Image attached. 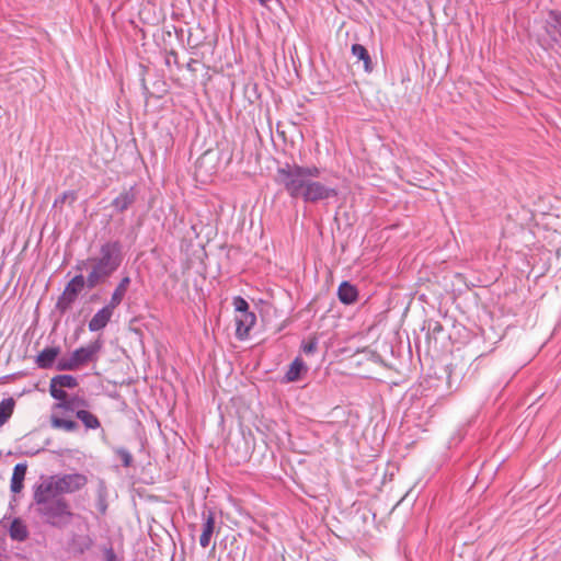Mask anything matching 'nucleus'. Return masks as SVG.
<instances>
[{"label": "nucleus", "mask_w": 561, "mask_h": 561, "mask_svg": "<svg viewBox=\"0 0 561 561\" xmlns=\"http://www.w3.org/2000/svg\"><path fill=\"white\" fill-rule=\"evenodd\" d=\"M320 174L321 171L316 165L305 167L286 162L277 169L275 182L289 197L301 199L306 204L336 198L339 190L318 181Z\"/></svg>", "instance_id": "nucleus-1"}, {"label": "nucleus", "mask_w": 561, "mask_h": 561, "mask_svg": "<svg viewBox=\"0 0 561 561\" xmlns=\"http://www.w3.org/2000/svg\"><path fill=\"white\" fill-rule=\"evenodd\" d=\"M35 512L41 516L44 523L64 528L70 524L73 514L68 501L50 491V486L37 484L33 494Z\"/></svg>", "instance_id": "nucleus-2"}, {"label": "nucleus", "mask_w": 561, "mask_h": 561, "mask_svg": "<svg viewBox=\"0 0 561 561\" xmlns=\"http://www.w3.org/2000/svg\"><path fill=\"white\" fill-rule=\"evenodd\" d=\"M124 260L119 240L106 241L100 247L99 255L92 256V268L87 276V288L93 289L110 278Z\"/></svg>", "instance_id": "nucleus-3"}, {"label": "nucleus", "mask_w": 561, "mask_h": 561, "mask_svg": "<svg viewBox=\"0 0 561 561\" xmlns=\"http://www.w3.org/2000/svg\"><path fill=\"white\" fill-rule=\"evenodd\" d=\"M88 483V479L81 473H68L64 476H53L43 480L39 485L50 486V491L59 496L66 493L79 491Z\"/></svg>", "instance_id": "nucleus-4"}, {"label": "nucleus", "mask_w": 561, "mask_h": 561, "mask_svg": "<svg viewBox=\"0 0 561 561\" xmlns=\"http://www.w3.org/2000/svg\"><path fill=\"white\" fill-rule=\"evenodd\" d=\"M84 287H87V277L81 273L72 277L65 286L61 295L58 297L56 309L61 314L66 313L78 299Z\"/></svg>", "instance_id": "nucleus-5"}, {"label": "nucleus", "mask_w": 561, "mask_h": 561, "mask_svg": "<svg viewBox=\"0 0 561 561\" xmlns=\"http://www.w3.org/2000/svg\"><path fill=\"white\" fill-rule=\"evenodd\" d=\"M103 347V341L99 337L95 341L89 343L87 346L75 350L71 355L78 369L90 363H96L99 359V353Z\"/></svg>", "instance_id": "nucleus-6"}, {"label": "nucleus", "mask_w": 561, "mask_h": 561, "mask_svg": "<svg viewBox=\"0 0 561 561\" xmlns=\"http://www.w3.org/2000/svg\"><path fill=\"white\" fill-rule=\"evenodd\" d=\"M78 380L71 375H58L50 379L49 392L54 399H65L66 391L62 388L73 389Z\"/></svg>", "instance_id": "nucleus-7"}, {"label": "nucleus", "mask_w": 561, "mask_h": 561, "mask_svg": "<svg viewBox=\"0 0 561 561\" xmlns=\"http://www.w3.org/2000/svg\"><path fill=\"white\" fill-rule=\"evenodd\" d=\"M137 196L138 191L135 185L128 188H124L119 195L112 201L111 206L115 209V211L122 214L136 203Z\"/></svg>", "instance_id": "nucleus-8"}, {"label": "nucleus", "mask_w": 561, "mask_h": 561, "mask_svg": "<svg viewBox=\"0 0 561 561\" xmlns=\"http://www.w3.org/2000/svg\"><path fill=\"white\" fill-rule=\"evenodd\" d=\"M236 321V336L239 340H245L249 336L250 330L256 322V316L252 311L238 313L234 318Z\"/></svg>", "instance_id": "nucleus-9"}, {"label": "nucleus", "mask_w": 561, "mask_h": 561, "mask_svg": "<svg viewBox=\"0 0 561 561\" xmlns=\"http://www.w3.org/2000/svg\"><path fill=\"white\" fill-rule=\"evenodd\" d=\"M114 310L115 308H111L108 304L101 308L89 321V330L98 332L104 329L111 321Z\"/></svg>", "instance_id": "nucleus-10"}, {"label": "nucleus", "mask_w": 561, "mask_h": 561, "mask_svg": "<svg viewBox=\"0 0 561 561\" xmlns=\"http://www.w3.org/2000/svg\"><path fill=\"white\" fill-rule=\"evenodd\" d=\"M57 400L59 401V403H57L56 407L60 408L67 412L77 413L78 410H84L85 408H89V401L78 394L69 396L66 392L65 399H57Z\"/></svg>", "instance_id": "nucleus-11"}, {"label": "nucleus", "mask_w": 561, "mask_h": 561, "mask_svg": "<svg viewBox=\"0 0 561 561\" xmlns=\"http://www.w3.org/2000/svg\"><path fill=\"white\" fill-rule=\"evenodd\" d=\"M546 32L553 42L559 43L561 41V12L557 10L549 11Z\"/></svg>", "instance_id": "nucleus-12"}, {"label": "nucleus", "mask_w": 561, "mask_h": 561, "mask_svg": "<svg viewBox=\"0 0 561 561\" xmlns=\"http://www.w3.org/2000/svg\"><path fill=\"white\" fill-rule=\"evenodd\" d=\"M203 531L199 536V545L202 548H207L210 545L215 531V513L211 511H208L207 514L203 513Z\"/></svg>", "instance_id": "nucleus-13"}, {"label": "nucleus", "mask_w": 561, "mask_h": 561, "mask_svg": "<svg viewBox=\"0 0 561 561\" xmlns=\"http://www.w3.org/2000/svg\"><path fill=\"white\" fill-rule=\"evenodd\" d=\"M337 298L343 305H353L358 300V289L348 280H343L337 288Z\"/></svg>", "instance_id": "nucleus-14"}, {"label": "nucleus", "mask_w": 561, "mask_h": 561, "mask_svg": "<svg viewBox=\"0 0 561 561\" xmlns=\"http://www.w3.org/2000/svg\"><path fill=\"white\" fill-rule=\"evenodd\" d=\"M59 354H60L59 346L45 347L37 355L35 363H36L37 367L41 369H49L54 366V363L57 359Z\"/></svg>", "instance_id": "nucleus-15"}, {"label": "nucleus", "mask_w": 561, "mask_h": 561, "mask_svg": "<svg viewBox=\"0 0 561 561\" xmlns=\"http://www.w3.org/2000/svg\"><path fill=\"white\" fill-rule=\"evenodd\" d=\"M130 277L128 275L124 276L119 283L117 284L116 288L114 289L111 299L108 301V305L111 308H117L122 301L125 298V295L128 290V287L130 285Z\"/></svg>", "instance_id": "nucleus-16"}, {"label": "nucleus", "mask_w": 561, "mask_h": 561, "mask_svg": "<svg viewBox=\"0 0 561 561\" xmlns=\"http://www.w3.org/2000/svg\"><path fill=\"white\" fill-rule=\"evenodd\" d=\"M422 330H426V343L428 348L433 343L436 347L437 337L444 332V325L437 320L430 319L424 322Z\"/></svg>", "instance_id": "nucleus-17"}, {"label": "nucleus", "mask_w": 561, "mask_h": 561, "mask_svg": "<svg viewBox=\"0 0 561 561\" xmlns=\"http://www.w3.org/2000/svg\"><path fill=\"white\" fill-rule=\"evenodd\" d=\"M352 55L356 57L359 61L362 60L364 64V69L366 72L370 73L374 70V62L371 57L367 50V48L360 44H353L351 48Z\"/></svg>", "instance_id": "nucleus-18"}, {"label": "nucleus", "mask_w": 561, "mask_h": 561, "mask_svg": "<svg viewBox=\"0 0 561 561\" xmlns=\"http://www.w3.org/2000/svg\"><path fill=\"white\" fill-rule=\"evenodd\" d=\"M27 466L25 463H16L13 468L10 489L13 493H20L23 489Z\"/></svg>", "instance_id": "nucleus-19"}, {"label": "nucleus", "mask_w": 561, "mask_h": 561, "mask_svg": "<svg viewBox=\"0 0 561 561\" xmlns=\"http://www.w3.org/2000/svg\"><path fill=\"white\" fill-rule=\"evenodd\" d=\"M306 370H307L306 364L302 362L301 358L297 357L290 364L287 373L285 374L284 380L286 382L296 381L300 378L301 373L306 371Z\"/></svg>", "instance_id": "nucleus-20"}, {"label": "nucleus", "mask_w": 561, "mask_h": 561, "mask_svg": "<svg viewBox=\"0 0 561 561\" xmlns=\"http://www.w3.org/2000/svg\"><path fill=\"white\" fill-rule=\"evenodd\" d=\"M10 537L16 541H24L28 537L26 525L20 519L14 518L9 529Z\"/></svg>", "instance_id": "nucleus-21"}, {"label": "nucleus", "mask_w": 561, "mask_h": 561, "mask_svg": "<svg viewBox=\"0 0 561 561\" xmlns=\"http://www.w3.org/2000/svg\"><path fill=\"white\" fill-rule=\"evenodd\" d=\"M76 416L83 423L87 430H96L101 426L96 415L85 409L78 410Z\"/></svg>", "instance_id": "nucleus-22"}, {"label": "nucleus", "mask_w": 561, "mask_h": 561, "mask_svg": "<svg viewBox=\"0 0 561 561\" xmlns=\"http://www.w3.org/2000/svg\"><path fill=\"white\" fill-rule=\"evenodd\" d=\"M77 198L78 194L76 191H66L54 201L53 209H58L61 213L65 204L72 206Z\"/></svg>", "instance_id": "nucleus-23"}, {"label": "nucleus", "mask_w": 561, "mask_h": 561, "mask_svg": "<svg viewBox=\"0 0 561 561\" xmlns=\"http://www.w3.org/2000/svg\"><path fill=\"white\" fill-rule=\"evenodd\" d=\"M15 401L13 398L3 399L0 402V426L5 424L14 410Z\"/></svg>", "instance_id": "nucleus-24"}, {"label": "nucleus", "mask_w": 561, "mask_h": 561, "mask_svg": "<svg viewBox=\"0 0 561 561\" xmlns=\"http://www.w3.org/2000/svg\"><path fill=\"white\" fill-rule=\"evenodd\" d=\"M50 423L54 428H60L66 432H75L79 428V424L76 421L66 420L55 415L51 416Z\"/></svg>", "instance_id": "nucleus-25"}, {"label": "nucleus", "mask_w": 561, "mask_h": 561, "mask_svg": "<svg viewBox=\"0 0 561 561\" xmlns=\"http://www.w3.org/2000/svg\"><path fill=\"white\" fill-rule=\"evenodd\" d=\"M105 495H106V488L104 485V482L101 481L100 482V488H99V491H98V497H99V500H98V508H99V511L102 514H105L106 508H107Z\"/></svg>", "instance_id": "nucleus-26"}, {"label": "nucleus", "mask_w": 561, "mask_h": 561, "mask_svg": "<svg viewBox=\"0 0 561 561\" xmlns=\"http://www.w3.org/2000/svg\"><path fill=\"white\" fill-rule=\"evenodd\" d=\"M232 305L237 314L250 311L249 302L241 296L233 297Z\"/></svg>", "instance_id": "nucleus-27"}, {"label": "nucleus", "mask_w": 561, "mask_h": 561, "mask_svg": "<svg viewBox=\"0 0 561 561\" xmlns=\"http://www.w3.org/2000/svg\"><path fill=\"white\" fill-rule=\"evenodd\" d=\"M56 368L58 370H77L78 367L72 359V355L69 357H62L57 362Z\"/></svg>", "instance_id": "nucleus-28"}, {"label": "nucleus", "mask_w": 561, "mask_h": 561, "mask_svg": "<svg viewBox=\"0 0 561 561\" xmlns=\"http://www.w3.org/2000/svg\"><path fill=\"white\" fill-rule=\"evenodd\" d=\"M115 454L121 459L124 467H130L133 463V455L124 447H119L115 450Z\"/></svg>", "instance_id": "nucleus-29"}, {"label": "nucleus", "mask_w": 561, "mask_h": 561, "mask_svg": "<svg viewBox=\"0 0 561 561\" xmlns=\"http://www.w3.org/2000/svg\"><path fill=\"white\" fill-rule=\"evenodd\" d=\"M318 342L316 339H311L304 343L301 348L305 354H313L317 351Z\"/></svg>", "instance_id": "nucleus-30"}, {"label": "nucleus", "mask_w": 561, "mask_h": 561, "mask_svg": "<svg viewBox=\"0 0 561 561\" xmlns=\"http://www.w3.org/2000/svg\"><path fill=\"white\" fill-rule=\"evenodd\" d=\"M89 266L92 268V256L84 259V260H79L77 262L75 268L78 272H82L83 270H87Z\"/></svg>", "instance_id": "nucleus-31"}, {"label": "nucleus", "mask_w": 561, "mask_h": 561, "mask_svg": "<svg viewBox=\"0 0 561 561\" xmlns=\"http://www.w3.org/2000/svg\"><path fill=\"white\" fill-rule=\"evenodd\" d=\"M171 61H173L178 67H180L179 65V56H178V53L175 50H170L168 54H167V57H165V65L167 66H170L171 65Z\"/></svg>", "instance_id": "nucleus-32"}, {"label": "nucleus", "mask_w": 561, "mask_h": 561, "mask_svg": "<svg viewBox=\"0 0 561 561\" xmlns=\"http://www.w3.org/2000/svg\"><path fill=\"white\" fill-rule=\"evenodd\" d=\"M103 551L105 561H119L112 547L104 548Z\"/></svg>", "instance_id": "nucleus-33"}, {"label": "nucleus", "mask_w": 561, "mask_h": 561, "mask_svg": "<svg viewBox=\"0 0 561 561\" xmlns=\"http://www.w3.org/2000/svg\"><path fill=\"white\" fill-rule=\"evenodd\" d=\"M248 458V453L247 451H243L242 454H240L236 459H234V462L236 463H240L241 461H245Z\"/></svg>", "instance_id": "nucleus-34"}, {"label": "nucleus", "mask_w": 561, "mask_h": 561, "mask_svg": "<svg viewBox=\"0 0 561 561\" xmlns=\"http://www.w3.org/2000/svg\"><path fill=\"white\" fill-rule=\"evenodd\" d=\"M196 64V60L195 59H191L187 64H186V69L194 72L195 71V68L193 67V65Z\"/></svg>", "instance_id": "nucleus-35"}, {"label": "nucleus", "mask_w": 561, "mask_h": 561, "mask_svg": "<svg viewBox=\"0 0 561 561\" xmlns=\"http://www.w3.org/2000/svg\"><path fill=\"white\" fill-rule=\"evenodd\" d=\"M492 351H493V348H490L489 351H482V352L477 356V358H476V359H479L480 357L484 356L485 354H488V353H490V352H492Z\"/></svg>", "instance_id": "nucleus-36"}, {"label": "nucleus", "mask_w": 561, "mask_h": 561, "mask_svg": "<svg viewBox=\"0 0 561 561\" xmlns=\"http://www.w3.org/2000/svg\"><path fill=\"white\" fill-rule=\"evenodd\" d=\"M260 4L265 5L270 0H257Z\"/></svg>", "instance_id": "nucleus-37"}, {"label": "nucleus", "mask_w": 561, "mask_h": 561, "mask_svg": "<svg viewBox=\"0 0 561 561\" xmlns=\"http://www.w3.org/2000/svg\"><path fill=\"white\" fill-rule=\"evenodd\" d=\"M198 45H199V44H198V43H196V44H194L193 46H191V48H192V49L197 48V47H198Z\"/></svg>", "instance_id": "nucleus-38"}, {"label": "nucleus", "mask_w": 561, "mask_h": 561, "mask_svg": "<svg viewBox=\"0 0 561 561\" xmlns=\"http://www.w3.org/2000/svg\"><path fill=\"white\" fill-rule=\"evenodd\" d=\"M230 447H231L230 445H228V446L226 447V451H227V453H229V448H230Z\"/></svg>", "instance_id": "nucleus-39"}]
</instances>
